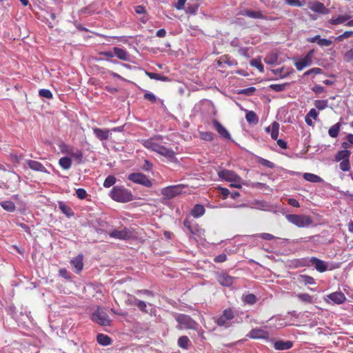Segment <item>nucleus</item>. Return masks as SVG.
Returning a JSON list of instances; mask_svg holds the SVG:
<instances>
[{"instance_id":"obj_60","label":"nucleus","mask_w":353,"mask_h":353,"mask_svg":"<svg viewBox=\"0 0 353 353\" xmlns=\"http://www.w3.org/2000/svg\"><path fill=\"white\" fill-rule=\"evenodd\" d=\"M322 72V70L320 68H313L305 72V75H310L311 74H319Z\"/></svg>"},{"instance_id":"obj_22","label":"nucleus","mask_w":353,"mask_h":353,"mask_svg":"<svg viewBox=\"0 0 353 353\" xmlns=\"http://www.w3.org/2000/svg\"><path fill=\"white\" fill-rule=\"evenodd\" d=\"M293 346V343L290 341H282L279 340L274 342V347L275 350H289L292 348Z\"/></svg>"},{"instance_id":"obj_58","label":"nucleus","mask_w":353,"mask_h":353,"mask_svg":"<svg viewBox=\"0 0 353 353\" xmlns=\"http://www.w3.org/2000/svg\"><path fill=\"white\" fill-rule=\"evenodd\" d=\"M76 195L80 199H84L87 196V192L83 188H79L76 190Z\"/></svg>"},{"instance_id":"obj_39","label":"nucleus","mask_w":353,"mask_h":353,"mask_svg":"<svg viewBox=\"0 0 353 353\" xmlns=\"http://www.w3.org/2000/svg\"><path fill=\"white\" fill-rule=\"evenodd\" d=\"M289 83H285L281 84H271L269 85V89L274 92H282L285 90L287 86L289 85Z\"/></svg>"},{"instance_id":"obj_37","label":"nucleus","mask_w":353,"mask_h":353,"mask_svg":"<svg viewBox=\"0 0 353 353\" xmlns=\"http://www.w3.org/2000/svg\"><path fill=\"white\" fill-rule=\"evenodd\" d=\"M245 119L250 123H257L259 118L254 111H248L245 114Z\"/></svg>"},{"instance_id":"obj_16","label":"nucleus","mask_w":353,"mask_h":353,"mask_svg":"<svg viewBox=\"0 0 353 353\" xmlns=\"http://www.w3.org/2000/svg\"><path fill=\"white\" fill-rule=\"evenodd\" d=\"M310 262L314 266L315 269L319 272H324L327 270V263L316 257H311Z\"/></svg>"},{"instance_id":"obj_40","label":"nucleus","mask_w":353,"mask_h":353,"mask_svg":"<svg viewBox=\"0 0 353 353\" xmlns=\"http://www.w3.org/2000/svg\"><path fill=\"white\" fill-rule=\"evenodd\" d=\"M133 304L136 305L139 310L143 312L147 313V304L145 301L138 300L136 298H134V302Z\"/></svg>"},{"instance_id":"obj_50","label":"nucleus","mask_w":353,"mask_h":353,"mask_svg":"<svg viewBox=\"0 0 353 353\" xmlns=\"http://www.w3.org/2000/svg\"><path fill=\"white\" fill-rule=\"evenodd\" d=\"M300 278L305 285H314L316 283L314 279L310 276L301 275Z\"/></svg>"},{"instance_id":"obj_62","label":"nucleus","mask_w":353,"mask_h":353,"mask_svg":"<svg viewBox=\"0 0 353 353\" xmlns=\"http://www.w3.org/2000/svg\"><path fill=\"white\" fill-rule=\"evenodd\" d=\"M261 239L266 241H271L274 239L275 237L272 234L270 233H261L259 235Z\"/></svg>"},{"instance_id":"obj_51","label":"nucleus","mask_w":353,"mask_h":353,"mask_svg":"<svg viewBox=\"0 0 353 353\" xmlns=\"http://www.w3.org/2000/svg\"><path fill=\"white\" fill-rule=\"evenodd\" d=\"M68 154H70L73 158H74L79 163H81L83 160V153L81 150H77L74 152H68Z\"/></svg>"},{"instance_id":"obj_6","label":"nucleus","mask_w":353,"mask_h":353,"mask_svg":"<svg viewBox=\"0 0 353 353\" xmlns=\"http://www.w3.org/2000/svg\"><path fill=\"white\" fill-rule=\"evenodd\" d=\"M128 179L135 183L142 185L147 188H150L152 185V181L147 176L140 172L130 174Z\"/></svg>"},{"instance_id":"obj_54","label":"nucleus","mask_w":353,"mask_h":353,"mask_svg":"<svg viewBox=\"0 0 353 353\" xmlns=\"http://www.w3.org/2000/svg\"><path fill=\"white\" fill-rule=\"evenodd\" d=\"M340 169L342 171L346 172L350 170V163L349 159L341 161L339 164Z\"/></svg>"},{"instance_id":"obj_63","label":"nucleus","mask_w":353,"mask_h":353,"mask_svg":"<svg viewBox=\"0 0 353 353\" xmlns=\"http://www.w3.org/2000/svg\"><path fill=\"white\" fill-rule=\"evenodd\" d=\"M220 193L223 195V199H226L229 194H230V192L228 189L225 188H219Z\"/></svg>"},{"instance_id":"obj_17","label":"nucleus","mask_w":353,"mask_h":353,"mask_svg":"<svg viewBox=\"0 0 353 353\" xmlns=\"http://www.w3.org/2000/svg\"><path fill=\"white\" fill-rule=\"evenodd\" d=\"M26 163L28 168L34 171L49 173L45 166L37 161L28 159Z\"/></svg>"},{"instance_id":"obj_57","label":"nucleus","mask_w":353,"mask_h":353,"mask_svg":"<svg viewBox=\"0 0 353 353\" xmlns=\"http://www.w3.org/2000/svg\"><path fill=\"white\" fill-rule=\"evenodd\" d=\"M144 99L150 101L151 103H156L157 97L156 96L151 92H146L143 95Z\"/></svg>"},{"instance_id":"obj_45","label":"nucleus","mask_w":353,"mask_h":353,"mask_svg":"<svg viewBox=\"0 0 353 353\" xmlns=\"http://www.w3.org/2000/svg\"><path fill=\"white\" fill-rule=\"evenodd\" d=\"M117 181V179L113 175H109L108 176L104 182H103V186L106 188H110Z\"/></svg>"},{"instance_id":"obj_64","label":"nucleus","mask_w":353,"mask_h":353,"mask_svg":"<svg viewBox=\"0 0 353 353\" xmlns=\"http://www.w3.org/2000/svg\"><path fill=\"white\" fill-rule=\"evenodd\" d=\"M318 112L314 108H312L309 112L307 114V116H309L310 118H313L314 119L316 120L318 118Z\"/></svg>"},{"instance_id":"obj_59","label":"nucleus","mask_w":353,"mask_h":353,"mask_svg":"<svg viewBox=\"0 0 353 353\" xmlns=\"http://www.w3.org/2000/svg\"><path fill=\"white\" fill-rule=\"evenodd\" d=\"M318 44L320 46H330L332 44V41L331 40L327 39H320L318 41Z\"/></svg>"},{"instance_id":"obj_34","label":"nucleus","mask_w":353,"mask_h":353,"mask_svg":"<svg viewBox=\"0 0 353 353\" xmlns=\"http://www.w3.org/2000/svg\"><path fill=\"white\" fill-rule=\"evenodd\" d=\"M59 163L63 170H68L72 165V161L69 157H65L59 159Z\"/></svg>"},{"instance_id":"obj_28","label":"nucleus","mask_w":353,"mask_h":353,"mask_svg":"<svg viewBox=\"0 0 353 353\" xmlns=\"http://www.w3.org/2000/svg\"><path fill=\"white\" fill-rule=\"evenodd\" d=\"M97 341L99 344L106 346L111 344L112 339L106 334H98L97 336Z\"/></svg>"},{"instance_id":"obj_43","label":"nucleus","mask_w":353,"mask_h":353,"mask_svg":"<svg viewBox=\"0 0 353 353\" xmlns=\"http://www.w3.org/2000/svg\"><path fill=\"white\" fill-rule=\"evenodd\" d=\"M242 179L240 176L236 174V176H234L233 179L230 182V186L232 188H241L242 187Z\"/></svg>"},{"instance_id":"obj_55","label":"nucleus","mask_w":353,"mask_h":353,"mask_svg":"<svg viewBox=\"0 0 353 353\" xmlns=\"http://www.w3.org/2000/svg\"><path fill=\"white\" fill-rule=\"evenodd\" d=\"M255 91L256 88L254 87H249L248 88L241 90L239 93L245 94L246 96H251L254 93Z\"/></svg>"},{"instance_id":"obj_35","label":"nucleus","mask_w":353,"mask_h":353,"mask_svg":"<svg viewBox=\"0 0 353 353\" xmlns=\"http://www.w3.org/2000/svg\"><path fill=\"white\" fill-rule=\"evenodd\" d=\"M1 206L6 211L12 212L15 210L16 207L14 203L10 201H5L0 203Z\"/></svg>"},{"instance_id":"obj_36","label":"nucleus","mask_w":353,"mask_h":353,"mask_svg":"<svg viewBox=\"0 0 353 353\" xmlns=\"http://www.w3.org/2000/svg\"><path fill=\"white\" fill-rule=\"evenodd\" d=\"M189 343L190 339L187 336H182L178 339L177 345L183 349L187 350L188 348Z\"/></svg>"},{"instance_id":"obj_31","label":"nucleus","mask_w":353,"mask_h":353,"mask_svg":"<svg viewBox=\"0 0 353 353\" xmlns=\"http://www.w3.org/2000/svg\"><path fill=\"white\" fill-rule=\"evenodd\" d=\"M145 74L152 79L159 80L161 81H168L169 78L166 76L161 75L158 73L145 71Z\"/></svg>"},{"instance_id":"obj_4","label":"nucleus","mask_w":353,"mask_h":353,"mask_svg":"<svg viewBox=\"0 0 353 353\" xmlns=\"http://www.w3.org/2000/svg\"><path fill=\"white\" fill-rule=\"evenodd\" d=\"M235 314L233 309L228 307L223 311L222 314L219 316L214 317L213 319L218 326L228 327L230 325L229 322L232 320Z\"/></svg>"},{"instance_id":"obj_30","label":"nucleus","mask_w":353,"mask_h":353,"mask_svg":"<svg viewBox=\"0 0 353 353\" xmlns=\"http://www.w3.org/2000/svg\"><path fill=\"white\" fill-rule=\"evenodd\" d=\"M351 154L350 151L348 150H342L339 151L335 156V161H341L346 159H349Z\"/></svg>"},{"instance_id":"obj_8","label":"nucleus","mask_w":353,"mask_h":353,"mask_svg":"<svg viewBox=\"0 0 353 353\" xmlns=\"http://www.w3.org/2000/svg\"><path fill=\"white\" fill-rule=\"evenodd\" d=\"M183 188L182 185L168 186L161 190V194L166 199H172L181 193Z\"/></svg>"},{"instance_id":"obj_12","label":"nucleus","mask_w":353,"mask_h":353,"mask_svg":"<svg viewBox=\"0 0 353 353\" xmlns=\"http://www.w3.org/2000/svg\"><path fill=\"white\" fill-rule=\"evenodd\" d=\"M212 124L214 129L216 130L221 138L227 141H232V137L230 132L219 121L216 119H213Z\"/></svg>"},{"instance_id":"obj_53","label":"nucleus","mask_w":353,"mask_h":353,"mask_svg":"<svg viewBox=\"0 0 353 353\" xmlns=\"http://www.w3.org/2000/svg\"><path fill=\"white\" fill-rule=\"evenodd\" d=\"M250 65L257 68L260 72H263V65L260 60L256 59H252L250 61Z\"/></svg>"},{"instance_id":"obj_42","label":"nucleus","mask_w":353,"mask_h":353,"mask_svg":"<svg viewBox=\"0 0 353 353\" xmlns=\"http://www.w3.org/2000/svg\"><path fill=\"white\" fill-rule=\"evenodd\" d=\"M279 124L274 121L272 124L271 137L274 140H276L279 137Z\"/></svg>"},{"instance_id":"obj_7","label":"nucleus","mask_w":353,"mask_h":353,"mask_svg":"<svg viewBox=\"0 0 353 353\" xmlns=\"http://www.w3.org/2000/svg\"><path fill=\"white\" fill-rule=\"evenodd\" d=\"M163 138L161 136H155L151 139L142 141V145L147 149L151 151L157 152L161 147V143Z\"/></svg>"},{"instance_id":"obj_48","label":"nucleus","mask_w":353,"mask_h":353,"mask_svg":"<svg viewBox=\"0 0 353 353\" xmlns=\"http://www.w3.org/2000/svg\"><path fill=\"white\" fill-rule=\"evenodd\" d=\"M327 100H316L314 101V106L319 110H323L327 107Z\"/></svg>"},{"instance_id":"obj_29","label":"nucleus","mask_w":353,"mask_h":353,"mask_svg":"<svg viewBox=\"0 0 353 353\" xmlns=\"http://www.w3.org/2000/svg\"><path fill=\"white\" fill-rule=\"evenodd\" d=\"M341 123H336L332 125L328 130V134L332 138H336L339 134L341 130Z\"/></svg>"},{"instance_id":"obj_52","label":"nucleus","mask_w":353,"mask_h":353,"mask_svg":"<svg viewBox=\"0 0 353 353\" xmlns=\"http://www.w3.org/2000/svg\"><path fill=\"white\" fill-rule=\"evenodd\" d=\"M278 60V55L276 54H270L265 59V62L268 64H274Z\"/></svg>"},{"instance_id":"obj_18","label":"nucleus","mask_w":353,"mask_h":353,"mask_svg":"<svg viewBox=\"0 0 353 353\" xmlns=\"http://www.w3.org/2000/svg\"><path fill=\"white\" fill-rule=\"evenodd\" d=\"M157 153L165 157L171 161L174 162L176 161L175 152L172 149L168 148L162 145L159 149Z\"/></svg>"},{"instance_id":"obj_2","label":"nucleus","mask_w":353,"mask_h":353,"mask_svg":"<svg viewBox=\"0 0 353 353\" xmlns=\"http://www.w3.org/2000/svg\"><path fill=\"white\" fill-rule=\"evenodd\" d=\"M179 323L178 329L197 330L199 323L191 316L184 314H177L175 317Z\"/></svg>"},{"instance_id":"obj_25","label":"nucleus","mask_w":353,"mask_h":353,"mask_svg":"<svg viewBox=\"0 0 353 353\" xmlns=\"http://www.w3.org/2000/svg\"><path fill=\"white\" fill-rule=\"evenodd\" d=\"M205 212V208L203 205L200 204H196L194 206V208L191 210V214L194 218H199L204 214Z\"/></svg>"},{"instance_id":"obj_61","label":"nucleus","mask_w":353,"mask_h":353,"mask_svg":"<svg viewBox=\"0 0 353 353\" xmlns=\"http://www.w3.org/2000/svg\"><path fill=\"white\" fill-rule=\"evenodd\" d=\"M227 260V255L225 254H221L216 256L214 259V261L216 263H223Z\"/></svg>"},{"instance_id":"obj_9","label":"nucleus","mask_w":353,"mask_h":353,"mask_svg":"<svg viewBox=\"0 0 353 353\" xmlns=\"http://www.w3.org/2000/svg\"><path fill=\"white\" fill-rule=\"evenodd\" d=\"M246 336L247 337L252 339H263L265 341L270 340L269 332L261 327L252 329Z\"/></svg>"},{"instance_id":"obj_33","label":"nucleus","mask_w":353,"mask_h":353,"mask_svg":"<svg viewBox=\"0 0 353 353\" xmlns=\"http://www.w3.org/2000/svg\"><path fill=\"white\" fill-rule=\"evenodd\" d=\"M184 226L188 230V231L193 235L196 234L199 231V227L197 225L192 226L191 221L188 219H185L183 221Z\"/></svg>"},{"instance_id":"obj_20","label":"nucleus","mask_w":353,"mask_h":353,"mask_svg":"<svg viewBox=\"0 0 353 353\" xmlns=\"http://www.w3.org/2000/svg\"><path fill=\"white\" fill-rule=\"evenodd\" d=\"M94 134L100 141H105L108 139L110 137V130L108 129H101L99 128H94Z\"/></svg>"},{"instance_id":"obj_41","label":"nucleus","mask_w":353,"mask_h":353,"mask_svg":"<svg viewBox=\"0 0 353 353\" xmlns=\"http://www.w3.org/2000/svg\"><path fill=\"white\" fill-rule=\"evenodd\" d=\"M296 296L302 302H304L306 303H314L313 297L311 295H310L309 294H307V293L299 294Z\"/></svg>"},{"instance_id":"obj_5","label":"nucleus","mask_w":353,"mask_h":353,"mask_svg":"<svg viewBox=\"0 0 353 353\" xmlns=\"http://www.w3.org/2000/svg\"><path fill=\"white\" fill-rule=\"evenodd\" d=\"M91 319L101 325L107 326L110 325L108 315L99 307L92 313Z\"/></svg>"},{"instance_id":"obj_21","label":"nucleus","mask_w":353,"mask_h":353,"mask_svg":"<svg viewBox=\"0 0 353 353\" xmlns=\"http://www.w3.org/2000/svg\"><path fill=\"white\" fill-rule=\"evenodd\" d=\"M236 174L235 172L225 169L218 172V176L220 179L228 182H230Z\"/></svg>"},{"instance_id":"obj_32","label":"nucleus","mask_w":353,"mask_h":353,"mask_svg":"<svg viewBox=\"0 0 353 353\" xmlns=\"http://www.w3.org/2000/svg\"><path fill=\"white\" fill-rule=\"evenodd\" d=\"M303 179L312 183H320L322 181V179L320 176L312 173H305Z\"/></svg>"},{"instance_id":"obj_15","label":"nucleus","mask_w":353,"mask_h":353,"mask_svg":"<svg viewBox=\"0 0 353 353\" xmlns=\"http://www.w3.org/2000/svg\"><path fill=\"white\" fill-rule=\"evenodd\" d=\"M132 234L130 231L124 228L122 230H113L110 233V236L121 240H126L130 239Z\"/></svg>"},{"instance_id":"obj_24","label":"nucleus","mask_w":353,"mask_h":353,"mask_svg":"<svg viewBox=\"0 0 353 353\" xmlns=\"http://www.w3.org/2000/svg\"><path fill=\"white\" fill-rule=\"evenodd\" d=\"M348 14L340 15L337 17H332L329 20V23L332 25H339L345 23L350 19Z\"/></svg>"},{"instance_id":"obj_44","label":"nucleus","mask_w":353,"mask_h":353,"mask_svg":"<svg viewBox=\"0 0 353 353\" xmlns=\"http://www.w3.org/2000/svg\"><path fill=\"white\" fill-rule=\"evenodd\" d=\"M242 300L244 303L252 305L256 303V297L254 294H248L246 295H243L242 297Z\"/></svg>"},{"instance_id":"obj_19","label":"nucleus","mask_w":353,"mask_h":353,"mask_svg":"<svg viewBox=\"0 0 353 353\" xmlns=\"http://www.w3.org/2000/svg\"><path fill=\"white\" fill-rule=\"evenodd\" d=\"M327 298L336 304H341L346 300L345 294L341 292H332L327 295Z\"/></svg>"},{"instance_id":"obj_49","label":"nucleus","mask_w":353,"mask_h":353,"mask_svg":"<svg viewBox=\"0 0 353 353\" xmlns=\"http://www.w3.org/2000/svg\"><path fill=\"white\" fill-rule=\"evenodd\" d=\"M200 137L204 141H211L214 139V134L211 132H200Z\"/></svg>"},{"instance_id":"obj_47","label":"nucleus","mask_w":353,"mask_h":353,"mask_svg":"<svg viewBox=\"0 0 353 353\" xmlns=\"http://www.w3.org/2000/svg\"><path fill=\"white\" fill-rule=\"evenodd\" d=\"M39 95L41 97H43L48 99H52L53 98L52 92L48 89H40L39 90Z\"/></svg>"},{"instance_id":"obj_14","label":"nucleus","mask_w":353,"mask_h":353,"mask_svg":"<svg viewBox=\"0 0 353 353\" xmlns=\"http://www.w3.org/2000/svg\"><path fill=\"white\" fill-rule=\"evenodd\" d=\"M239 14L248 17L252 19H268V17L263 14V12L261 10H251L248 9H244L241 10L239 12Z\"/></svg>"},{"instance_id":"obj_1","label":"nucleus","mask_w":353,"mask_h":353,"mask_svg":"<svg viewBox=\"0 0 353 353\" xmlns=\"http://www.w3.org/2000/svg\"><path fill=\"white\" fill-rule=\"evenodd\" d=\"M110 198L119 203H127L133 200L130 190L123 186H114L110 192Z\"/></svg>"},{"instance_id":"obj_3","label":"nucleus","mask_w":353,"mask_h":353,"mask_svg":"<svg viewBox=\"0 0 353 353\" xmlns=\"http://www.w3.org/2000/svg\"><path fill=\"white\" fill-rule=\"evenodd\" d=\"M287 220L299 228L307 227L312 224L313 221L310 216L304 214H288Z\"/></svg>"},{"instance_id":"obj_13","label":"nucleus","mask_w":353,"mask_h":353,"mask_svg":"<svg viewBox=\"0 0 353 353\" xmlns=\"http://www.w3.org/2000/svg\"><path fill=\"white\" fill-rule=\"evenodd\" d=\"M216 280L222 286L230 287L234 283L235 278L225 272H221L216 275Z\"/></svg>"},{"instance_id":"obj_27","label":"nucleus","mask_w":353,"mask_h":353,"mask_svg":"<svg viewBox=\"0 0 353 353\" xmlns=\"http://www.w3.org/2000/svg\"><path fill=\"white\" fill-rule=\"evenodd\" d=\"M59 208L68 218L73 216L74 214L72 208L63 202H59Z\"/></svg>"},{"instance_id":"obj_38","label":"nucleus","mask_w":353,"mask_h":353,"mask_svg":"<svg viewBox=\"0 0 353 353\" xmlns=\"http://www.w3.org/2000/svg\"><path fill=\"white\" fill-rule=\"evenodd\" d=\"M253 208L257 210H265L268 208V204L263 200H256L252 203Z\"/></svg>"},{"instance_id":"obj_11","label":"nucleus","mask_w":353,"mask_h":353,"mask_svg":"<svg viewBox=\"0 0 353 353\" xmlns=\"http://www.w3.org/2000/svg\"><path fill=\"white\" fill-rule=\"evenodd\" d=\"M308 8L314 12L327 14L330 13L329 9H327L323 3L314 0L308 3Z\"/></svg>"},{"instance_id":"obj_23","label":"nucleus","mask_w":353,"mask_h":353,"mask_svg":"<svg viewBox=\"0 0 353 353\" xmlns=\"http://www.w3.org/2000/svg\"><path fill=\"white\" fill-rule=\"evenodd\" d=\"M71 264L74 267L76 272H81L83 266V256L80 254L72 259Z\"/></svg>"},{"instance_id":"obj_46","label":"nucleus","mask_w":353,"mask_h":353,"mask_svg":"<svg viewBox=\"0 0 353 353\" xmlns=\"http://www.w3.org/2000/svg\"><path fill=\"white\" fill-rule=\"evenodd\" d=\"M351 37H353V31L352 30L345 31L343 34H341L339 36L336 37L335 38V40L339 41V42H341L344 39H349V38H351Z\"/></svg>"},{"instance_id":"obj_26","label":"nucleus","mask_w":353,"mask_h":353,"mask_svg":"<svg viewBox=\"0 0 353 353\" xmlns=\"http://www.w3.org/2000/svg\"><path fill=\"white\" fill-rule=\"evenodd\" d=\"M113 50H114V55H115L119 59H121L122 61H128V60L129 56H128L126 50H125L122 48H118V47H114L113 48Z\"/></svg>"},{"instance_id":"obj_10","label":"nucleus","mask_w":353,"mask_h":353,"mask_svg":"<svg viewBox=\"0 0 353 353\" xmlns=\"http://www.w3.org/2000/svg\"><path fill=\"white\" fill-rule=\"evenodd\" d=\"M314 53V50H311L307 53V54L303 59L294 63V65L297 70L301 71L305 67L310 66L312 64Z\"/></svg>"},{"instance_id":"obj_56","label":"nucleus","mask_w":353,"mask_h":353,"mask_svg":"<svg viewBox=\"0 0 353 353\" xmlns=\"http://www.w3.org/2000/svg\"><path fill=\"white\" fill-rule=\"evenodd\" d=\"M259 162L261 165H264V166H265L267 168H274L275 167L274 163H272V162H271V161H268L267 159H263V158H260L259 159Z\"/></svg>"}]
</instances>
